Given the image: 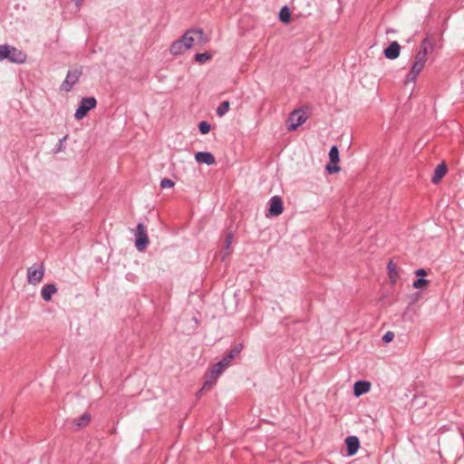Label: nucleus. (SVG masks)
Listing matches in <instances>:
<instances>
[{"label":"nucleus","mask_w":464,"mask_h":464,"mask_svg":"<svg viewBox=\"0 0 464 464\" xmlns=\"http://www.w3.org/2000/svg\"><path fill=\"white\" fill-rule=\"evenodd\" d=\"M198 130L202 134H208L210 130V124L203 121L199 123Z\"/></svg>","instance_id":"27"},{"label":"nucleus","mask_w":464,"mask_h":464,"mask_svg":"<svg viewBox=\"0 0 464 464\" xmlns=\"http://www.w3.org/2000/svg\"><path fill=\"white\" fill-rule=\"evenodd\" d=\"M415 275L420 276V278H423L428 275V272L424 268H419L415 271Z\"/></svg>","instance_id":"34"},{"label":"nucleus","mask_w":464,"mask_h":464,"mask_svg":"<svg viewBox=\"0 0 464 464\" xmlns=\"http://www.w3.org/2000/svg\"><path fill=\"white\" fill-rule=\"evenodd\" d=\"M326 170L330 174L337 173L340 170V167L337 165V163H334V165H327Z\"/></svg>","instance_id":"30"},{"label":"nucleus","mask_w":464,"mask_h":464,"mask_svg":"<svg viewBox=\"0 0 464 464\" xmlns=\"http://www.w3.org/2000/svg\"><path fill=\"white\" fill-rule=\"evenodd\" d=\"M388 274L392 284H395L398 278L397 267L392 261L388 264Z\"/></svg>","instance_id":"19"},{"label":"nucleus","mask_w":464,"mask_h":464,"mask_svg":"<svg viewBox=\"0 0 464 464\" xmlns=\"http://www.w3.org/2000/svg\"><path fill=\"white\" fill-rule=\"evenodd\" d=\"M97 104L94 97H84L81 100L78 108L76 109L74 117L76 120L83 119L89 111L95 108Z\"/></svg>","instance_id":"4"},{"label":"nucleus","mask_w":464,"mask_h":464,"mask_svg":"<svg viewBox=\"0 0 464 464\" xmlns=\"http://www.w3.org/2000/svg\"><path fill=\"white\" fill-rule=\"evenodd\" d=\"M74 2H75L77 6H80L82 0H74Z\"/></svg>","instance_id":"35"},{"label":"nucleus","mask_w":464,"mask_h":464,"mask_svg":"<svg viewBox=\"0 0 464 464\" xmlns=\"http://www.w3.org/2000/svg\"><path fill=\"white\" fill-rule=\"evenodd\" d=\"M8 47V44L0 45V61L7 59Z\"/></svg>","instance_id":"28"},{"label":"nucleus","mask_w":464,"mask_h":464,"mask_svg":"<svg viewBox=\"0 0 464 464\" xmlns=\"http://www.w3.org/2000/svg\"><path fill=\"white\" fill-rule=\"evenodd\" d=\"M67 136H64L63 138L59 140V142L57 144L56 152L62 151L64 149V141L66 140Z\"/></svg>","instance_id":"32"},{"label":"nucleus","mask_w":464,"mask_h":464,"mask_svg":"<svg viewBox=\"0 0 464 464\" xmlns=\"http://www.w3.org/2000/svg\"><path fill=\"white\" fill-rule=\"evenodd\" d=\"M226 368L219 362L215 363L204 382L203 389H211L216 383L219 375L224 372Z\"/></svg>","instance_id":"6"},{"label":"nucleus","mask_w":464,"mask_h":464,"mask_svg":"<svg viewBox=\"0 0 464 464\" xmlns=\"http://www.w3.org/2000/svg\"><path fill=\"white\" fill-rule=\"evenodd\" d=\"M283 201L279 196H274L269 200V215L271 217H278L283 213Z\"/></svg>","instance_id":"9"},{"label":"nucleus","mask_w":464,"mask_h":464,"mask_svg":"<svg viewBox=\"0 0 464 464\" xmlns=\"http://www.w3.org/2000/svg\"><path fill=\"white\" fill-rule=\"evenodd\" d=\"M82 69H74L71 70L67 72V75L61 85V89L64 92H69L72 88V86L78 82L80 76L82 75Z\"/></svg>","instance_id":"7"},{"label":"nucleus","mask_w":464,"mask_h":464,"mask_svg":"<svg viewBox=\"0 0 464 464\" xmlns=\"http://www.w3.org/2000/svg\"><path fill=\"white\" fill-rule=\"evenodd\" d=\"M329 159L333 163H337L339 161V150L336 146H333L330 149Z\"/></svg>","instance_id":"23"},{"label":"nucleus","mask_w":464,"mask_h":464,"mask_svg":"<svg viewBox=\"0 0 464 464\" xmlns=\"http://www.w3.org/2000/svg\"><path fill=\"white\" fill-rule=\"evenodd\" d=\"M7 52V60L11 63H24L26 61V54L14 46L9 45Z\"/></svg>","instance_id":"10"},{"label":"nucleus","mask_w":464,"mask_h":464,"mask_svg":"<svg viewBox=\"0 0 464 464\" xmlns=\"http://www.w3.org/2000/svg\"><path fill=\"white\" fill-rule=\"evenodd\" d=\"M57 293V287L54 284L44 285L41 289L42 298L48 302L52 299L53 295Z\"/></svg>","instance_id":"15"},{"label":"nucleus","mask_w":464,"mask_h":464,"mask_svg":"<svg viewBox=\"0 0 464 464\" xmlns=\"http://www.w3.org/2000/svg\"><path fill=\"white\" fill-rule=\"evenodd\" d=\"M371 384L365 381H358L354 383L353 392L355 396H360L370 391Z\"/></svg>","instance_id":"16"},{"label":"nucleus","mask_w":464,"mask_h":464,"mask_svg":"<svg viewBox=\"0 0 464 464\" xmlns=\"http://www.w3.org/2000/svg\"><path fill=\"white\" fill-rule=\"evenodd\" d=\"M211 54L208 53H197L194 57L195 61L198 63H204L210 60Z\"/></svg>","instance_id":"24"},{"label":"nucleus","mask_w":464,"mask_h":464,"mask_svg":"<svg viewBox=\"0 0 464 464\" xmlns=\"http://www.w3.org/2000/svg\"><path fill=\"white\" fill-rule=\"evenodd\" d=\"M232 359H229L228 355L227 354L221 361H219L218 362L221 363L225 368H227L230 362H231Z\"/></svg>","instance_id":"33"},{"label":"nucleus","mask_w":464,"mask_h":464,"mask_svg":"<svg viewBox=\"0 0 464 464\" xmlns=\"http://www.w3.org/2000/svg\"><path fill=\"white\" fill-rule=\"evenodd\" d=\"M290 10L287 6H284L279 12V19L282 23L287 24L290 21Z\"/></svg>","instance_id":"21"},{"label":"nucleus","mask_w":464,"mask_h":464,"mask_svg":"<svg viewBox=\"0 0 464 464\" xmlns=\"http://www.w3.org/2000/svg\"><path fill=\"white\" fill-rule=\"evenodd\" d=\"M434 50V44L428 38L421 41L420 49L416 54L415 61L411 66L410 74L412 80H415L419 73L422 71L424 64L427 61V55Z\"/></svg>","instance_id":"2"},{"label":"nucleus","mask_w":464,"mask_h":464,"mask_svg":"<svg viewBox=\"0 0 464 464\" xmlns=\"http://www.w3.org/2000/svg\"><path fill=\"white\" fill-rule=\"evenodd\" d=\"M394 334L392 332H387L383 336L382 340L384 343H390L393 340Z\"/></svg>","instance_id":"31"},{"label":"nucleus","mask_w":464,"mask_h":464,"mask_svg":"<svg viewBox=\"0 0 464 464\" xmlns=\"http://www.w3.org/2000/svg\"><path fill=\"white\" fill-rule=\"evenodd\" d=\"M427 404L426 398L422 395H414L411 400V407L420 409Z\"/></svg>","instance_id":"18"},{"label":"nucleus","mask_w":464,"mask_h":464,"mask_svg":"<svg viewBox=\"0 0 464 464\" xmlns=\"http://www.w3.org/2000/svg\"><path fill=\"white\" fill-rule=\"evenodd\" d=\"M90 421L91 415L89 413H84L81 417L73 420L72 423L77 430H80L86 427L90 423Z\"/></svg>","instance_id":"17"},{"label":"nucleus","mask_w":464,"mask_h":464,"mask_svg":"<svg viewBox=\"0 0 464 464\" xmlns=\"http://www.w3.org/2000/svg\"><path fill=\"white\" fill-rule=\"evenodd\" d=\"M134 236L136 248L140 252L144 251L149 245V237L147 236L146 227L143 224L139 223L137 225Z\"/></svg>","instance_id":"5"},{"label":"nucleus","mask_w":464,"mask_h":464,"mask_svg":"<svg viewBox=\"0 0 464 464\" xmlns=\"http://www.w3.org/2000/svg\"><path fill=\"white\" fill-rule=\"evenodd\" d=\"M306 121V117L304 113L302 111H293L288 118V130H295L299 126H301Z\"/></svg>","instance_id":"8"},{"label":"nucleus","mask_w":464,"mask_h":464,"mask_svg":"<svg viewBox=\"0 0 464 464\" xmlns=\"http://www.w3.org/2000/svg\"><path fill=\"white\" fill-rule=\"evenodd\" d=\"M401 46L397 42H392L387 48L384 49V56L387 59L393 60L399 57Z\"/></svg>","instance_id":"11"},{"label":"nucleus","mask_w":464,"mask_h":464,"mask_svg":"<svg viewBox=\"0 0 464 464\" xmlns=\"http://www.w3.org/2000/svg\"><path fill=\"white\" fill-rule=\"evenodd\" d=\"M45 268L43 263L35 264L27 268V282L30 285H36L42 282Z\"/></svg>","instance_id":"3"},{"label":"nucleus","mask_w":464,"mask_h":464,"mask_svg":"<svg viewBox=\"0 0 464 464\" xmlns=\"http://www.w3.org/2000/svg\"><path fill=\"white\" fill-rule=\"evenodd\" d=\"M228 110H229V102L224 101L217 108V114L219 117H222L228 111Z\"/></svg>","instance_id":"22"},{"label":"nucleus","mask_w":464,"mask_h":464,"mask_svg":"<svg viewBox=\"0 0 464 464\" xmlns=\"http://www.w3.org/2000/svg\"><path fill=\"white\" fill-rule=\"evenodd\" d=\"M232 240H233V234L232 233H228L226 237V239H225V250L222 254V259L224 260L227 256H228L231 253L230 251V246H231V244H232Z\"/></svg>","instance_id":"20"},{"label":"nucleus","mask_w":464,"mask_h":464,"mask_svg":"<svg viewBox=\"0 0 464 464\" xmlns=\"http://www.w3.org/2000/svg\"><path fill=\"white\" fill-rule=\"evenodd\" d=\"M207 41L205 34L201 29H190L170 44L169 53L173 56H179L189 50L195 42L204 44Z\"/></svg>","instance_id":"1"},{"label":"nucleus","mask_w":464,"mask_h":464,"mask_svg":"<svg viewBox=\"0 0 464 464\" xmlns=\"http://www.w3.org/2000/svg\"><path fill=\"white\" fill-rule=\"evenodd\" d=\"M428 284H429V281L426 280L425 278H418L413 281L412 285L414 288L421 289V288L427 286Z\"/></svg>","instance_id":"25"},{"label":"nucleus","mask_w":464,"mask_h":464,"mask_svg":"<svg viewBox=\"0 0 464 464\" xmlns=\"http://www.w3.org/2000/svg\"><path fill=\"white\" fill-rule=\"evenodd\" d=\"M195 159L198 163H205L208 166L215 163V157L212 153L208 151H199L195 155Z\"/></svg>","instance_id":"13"},{"label":"nucleus","mask_w":464,"mask_h":464,"mask_svg":"<svg viewBox=\"0 0 464 464\" xmlns=\"http://www.w3.org/2000/svg\"><path fill=\"white\" fill-rule=\"evenodd\" d=\"M346 447H347V454L349 456L354 455L360 446V442L357 437L355 436H350L347 437L345 440Z\"/></svg>","instance_id":"12"},{"label":"nucleus","mask_w":464,"mask_h":464,"mask_svg":"<svg viewBox=\"0 0 464 464\" xmlns=\"http://www.w3.org/2000/svg\"><path fill=\"white\" fill-rule=\"evenodd\" d=\"M447 171H448V168L444 162L439 164L434 170V174L431 178V182L433 184H438L442 179V178L446 175Z\"/></svg>","instance_id":"14"},{"label":"nucleus","mask_w":464,"mask_h":464,"mask_svg":"<svg viewBox=\"0 0 464 464\" xmlns=\"http://www.w3.org/2000/svg\"><path fill=\"white\" fill-rule=\"evenodd\" d=\"M173 186H174V182L169 179H163L160 181L161 188H172Z\"/></svg>","instance_id":"29"},{"label":"nucleus","mask_w":464,"mask_h":464,"mask_svg":"<svg viewBox=\"0 0 464 464\" xmlns=\"http://www.w3.org/2000/svg\"><path fill=\"white\" fill-rule=\"evenodd\" d=\"M241 350H242V345L241 344L237 345L234 348H232L229 351V353H227L229 359L233 360L236 356H237L240 353Z\"/></svg>","instance_id":"26"}]
</instances>
